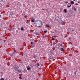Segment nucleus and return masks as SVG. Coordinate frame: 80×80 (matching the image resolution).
<instances>
[{
  "label": "nucleus",
  "instance_id": "obj_1",
  "mask_svg": "<svg viewBox=\"0 0 80 80\" xmlns=\"http://www.w3.org/2000/svg\"><path fill=\"white\" fill-rule=\"evenodd\" d=\"M42 23V22L38 20H36V22H35V25H36V26L38 27H41Z\"/></svg>",
  "mask_w": 80,
  "mask_h": 80
},
{
  "label": "nucleus",
  "instance_id": "obj_2",
  "mask_svg": "<svg viewBox=\"0 0 80 80\" xmlns=\"http://www.w3.org/2000/svg\"><path fill=\"white\" fill-rule=\"evenodd\" d=\"M70 5V4L68 3V5H67V7H68V8H70V7H71V6H72V5H70L69 6V5Z\"/></svg>",
  "mask_w": 80,
  "mask_h": 80
},
{
  "label": "nucleus",
  "instance_id": "obj_3",
  "mask_svg": "<svg viewBox=\"0 0 80 80\" xmlns=\"http://www.w3.org/2000/svg\"><path fill=\"white\" fill-rule=\"evenodd\" d=\"M15 69V70H18V67H15L14 68H13V69Z\"/></svg>",
  "mask_w": 80,
  "mask_h": 80
},
{
  "label": "nucleus",
  "instance_id": "obj_4",
  "mask_svg": "<svg viewBox=\"0 0 80 80\" xmlns=\"http://www.w3.org/2000/svg\"><path fill=\"white\" fill-rule=\"evenodd\" d=\"M35 20V18H32L31 20L32 22H34V20Z\"/></svg>",
  "mask_w": 80,
  "mask_h": 80
},
{
  "label": "nucleus",
  "instance_id": "obj_5",
  "mask_svg": "<svg viewBox=\"0 0 80 80\" xmlns=\"http://www.w3.org/2000/svg\"><path fill=\"white\" fill-rule=\"evenodd\" d=\"M71 3L72 4V5H73V4H74V3H75V2L73 1H71Z\"/></svg>",
  "mask_w": 80,
  "mask_h": 80
},
{
  "label": "nucleus",
  "instance_id": "obj_6",
  "mask_svg": "<svg viewBox=\"0 0 80 80\" xmlns=\"http://www.w3.org/2000/svg\"><path fill=\"white\" fill-rule=\"evenodd\" d=\"M59 47H62V44H58Z\"/></svg>",
  "mask_w": 80,
  "mask_h": 80
},
{
  "label": "nucleus",
  "instance_id": "obj_7",
  "mask_svg": "<svg viewBox=\"0 0 80 80\" xmlns=\"http://www.w3.org/2000/svg\"><path fill=\"white\" fill-rule=\"evenodd\" d=\"M30 68L29 66H28L27 68V69L28 70H30Z\"/></svg>",
  "mask_w": 80,
  "mask_h": 80
},
{
  "label": "nucleus",
  "instance_id": "obj_8",
  "mask_svg": "<svg viewBox=\"0 0 80 80\" xmlns=\"http://www.w3.org/2000/svg\"><path fill=\"white\" fill-rule=\"evenodd\" d=\"M60 50H61V51H63V48H60Z\"/></svg>",
  "mask_w": 80,
  "mask_h": 80
},
{
  "label": "nucleus",
  "instance_id": "obj_9",
  "mask_svg": "<svg viewBox=\"0 0 80 80\" xmlns=\"http://www.w3.org/2000/svg\"><path fill=\"white\" fill-rule=\"evenodd\" d=\"M18 72H19V73H21V71H20V70H18Z\"/></svg>",
  "mask_w": 80,
  "mask_h": 80
},
{
  "label": "nucleus",
  "instance_id": "obj_10",
  "mask_svg": "<svg viewBox=\"0 0 80 80\" xmlns=\"http://www.w3.org/2000/svg\"><path fill=\"white\" fill-rule=\"evenodd\" d=\"M64 12H65V13H67V9H64Z\"/></svg>",
  "mask_w": 80,
  "mask_h": 80
},
{
  "label": "nucleus",
  "instance_id": "obj_11",
  "mask_svg": "<svg viewBox=\"0 0 80 80\" xmlns=\"http://www.w3.org/2000/svg\"><path fill=\"white\" fill-rule=\"evenodd\" d=\"M77 71H75V72L74 73V75H76V74H77Z\"/></svg>",
  "mask_w": 80,
  "mask_h": 80
},
{
  "label": "nucleus",
  "instance_id": "obj_12",
  "mask_svg": "<svg viewBox=\"0 0 80 80\" xmlns=\"http://www.w3.org/2000/svg\"><path fill=\"white\" fill-rule=\"evenodd\" d=\"M21 30H22V31H23V30H24L23 28H21Z\"/></svg>",
  "mask_w": 80,
  "mask_h": 80
},
{
  "label": "nucleus",
  "instance_id": "obj_13",
  "mask_svg": "<svg viewBox=\"0 0 80 80\" xmlns=\"http://www.w3.org/2000/svg\"><path fill=\"white\" fill-rule=\"evenodd\" d=\"M74 11H77V8H74Z\"/></svg>",
  "mask_w": 80,
  "mask_h": 80
},
{
  "label": "nucleus",
  "instance_id": "obj_14",
  "mask_svg": "<svg viewBox=\"0 0 80 80\" xmlns=\"http://www.w3.org/2000/svg\"><path fill=\"white\" fill-rule=\"evenodd\" d=\"M52 40H55V39H54V38L53 37H52Z\"/></svg>",
  "mask_w": 80,
  "mask_h": 80
},
{
  "label": "nucleus",
  "instance_id": "obj_15",
  "mask_svg": "<svg viewBox=\"0 0 80 80\" xmlns=\"http://www.w3.org/2000/svg\"><path fill=\"white\" fill-rule=\"evenodd\" d=\"M68 3V1H65V3Z\"/></svg>",
  "mask_w": 80,
  "mask_h": 80
},
{
  "label": "nucleus",
  "instance_id": "obj_16",
  "mask_svg": "<svg viewBox=\"0 0 80 80\" xmlns=\"http://www.w3.org/2000/svg\"><path fill=\"white\" fill-rule=\"evenodd\" d=\"M44 33H46L47 32V31H45L44 32Z\"/></svg>",
  "mask_w": 80,
  "mask_h": 80
},
{
  "label": "nucleus",
  "instance_id": "obj_17",
  "mask_svg": "<svg viewBox=\"0 0 80 80\" xmlns=\"http://www.w3.org/2000/svg\"><path fill=\"white\" fill-rule=\"evenodd\" d=\"M0 80H4V79L3 78H1Z\"/></svg>",
  "mask_w": 80,
  "mask_h": 80
},
{
  "label": "nucleus",
  "instance_id": "obj_18",
  "mask_svg": "<svg viewBox=\"0 0 80 80\" xmlns=\"http://www.w3.org/2000/svg\"><path fill=\"white\" fill-rule=\"evenodd\" d=\"M46 27H49V26L47 24H46Z\"/></svg>",
  "mask_w": 80,
  "mask_h": 80
},
{
  "label": "nucleus",
  "instance_id": "obj_19",
  "mask_svg": "<svg viewBox=\"0 0 80 80\" xmlns=\"http://www.w3.org/2000/svg\"><path fill=\"white\" fill-rule=\"evenodd\" d=\"M78 5V4L77 3L75 4V5Z\"/></svg>",
  "mask_w": 80,
  "mask_h": 80
},
{
  "label": "nucleus",
  "instance_id": "obj_20",
  "mask_svg": "<svg viewBox=\"0 0 80 80\" xmlns=\"http://www.w3.org/2000/svg\"><path fill=\"white\" fill-rule=\"evenodd\" d=\"M11 15H13V13H10Z\"/></svg>",
  "mask_w": 80,
  "mask_h": 80
},
{
  "label": "nucleus",
  "instance_id": "obj_21",
  "mask_svg": "<svg viewBox=\"0 0 80 80\" xmlns=\"http://www.w3.org/2000/svg\"><path fill=\"white\" fill-rule=\"evenodd\" d=\"M60 11L61 12H62V9H60Z\"/></svg>",
  "mask_w": 80,
  "mask_h": 80
},
{
  "label": "nucleus",
  "instance_id": "obj_22",
  "mask_svg": "<svg viewBox=\"0 0 80 80\" xmlns=\"http://www.w3.org/2000/svg\"><path fill=\"white\" fill-rule=\"evenodd\" d=\"M37 65H38V67H39V63H37Z\"/></svg>",
  "mask_w": 80,
  "mask_h": 80
},
{
  "label": "nucleus",
  "instance_id": "obj_23",
  "mask_svg": "<svg viewBox=\"0 0 80 80\" xmlns=\"http://www.w3.org/2000/svg\"><path fill=\"white\" fill-rule=\"evenodd\" d=\"M31 44H33V42H31Z\"/></svg>",
  "mask_w": 80,
  "mask_h": 80
},
{
  "label": "nucleus",
  "instance_id": "obj_24",
  "mask_svg": "<svg viewBox=\"0 0 80 80\" xmlns=\"http://www.w3.org/2000/svg\"><path fill=\"white\" fill-rule=\"evenodd\" d=\"M34 47V46H32V48H33V47Z\"/></svg>",
  "mask_w": 80,
  "mask_h": 80
},
{
  "label": "nucleus",
  "instance_id": "obj_25",
  "mask_svg": "<svg viewBox=\"0 0 80 80\" xmlns=\"http://www.w3.org/2000/svg\"><path fill=\"white\" fill-rule=\"evenodd\" d=\"M33 57H34V58H35V55H34Z\"/></svg>",
  "mask_w": 80,
  "mask_h": 80
},
{
  "label": "nucleus",
  "instance_id": "obj_26",
  "mask_svg": "<svg viewBox=\"0 0 80 80\" xmlns=\"http://www.w3.org/2000/svg\"><path fill=\"white\" fill-rule=\"evenodd\" d=\"M69 40H70V39H71V38H69Z\"/></svg>",
  "mask_w": 80,
  "mask_h": 80
},
{
  "label": "nucleus",
  "instance_id": "obj_27",
  "mask_svg": "<svg viewBox=\"0 0 80 80\" xmlns=\"http://www.w3.org/2000/svg\"><path fill=\"white\" fill-rule=\"evenodd\" d=\"M2 17V15H0V17Z\"/></svg>",
  "mask_w": 80,
  "mask_h": 80
},
{
  "label": "nucleus",
  "instance_id": "obj_28",
  "mask_svg": "<svg viewBox=\"0 0 80 80\" xmlns=\"http://www.w3.org/2000/svg\"><path fill=\"white\" fill-rule=\"evenodd\" d=\"M78 3H80V2H78Z\"/></svg>",
  "mask_w": 80,
  "mask_h": 80
},
{
  "label": "nucleus",
  "instance_id": "obj_29",
  "mask_svg": "<svg viewBox=\"0 0 80 80\" xmlns=\"http://www.w3.org/2000/svg\"><path fill=\"white\" fill-rule=\"evenodd\" d=\"M19 78H21V76L19 77Z\"/></svg>",
  "mask_w": 80,
  "mask_h": 80
},
{
  "label": "nucleus",
  "instance_id": "obj_30",
  "mask_svg": "<svg viewBox=\"0 0 80 80\" xmlns=\"http://www.w3.org/2000/svg\"><path fill=\"white\" fill-rule=\"evenodd\" d=\"M1 2L2 1V0H1Z\"/></svg>",
  "mask_w": 80,
  "mask_h": 80
}]
</instances>
